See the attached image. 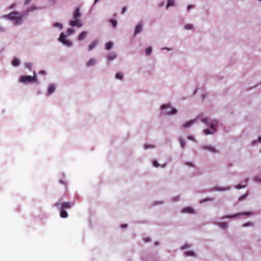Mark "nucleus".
Masks as SVG:
<instances>
[{
	"instance_id": "nucleus-1",
	"label": "nucleus",
	"mask_w": 261,
	"mask_h": 261,
	"mask_svg": "<svg viewBox=\"0 0 261 261\" xmlns=\"http://www.w3.org/2000/svg\"><path fill=\"white\" fill-rule=\"evenodd\" d=\"M197 120L201 121L207 126H210L209 128L204 129L203 130L202 133L203 134L205 135H212L216 132V127L218 125V121L216 120H210L203 114L198 115L194 119L187 121L182 125L181 128L182 129L189 128L193 126Z\"/></svg>"
},
{
	"instance_id": "nucleus-2",
	"label": "nucleus",
	"mask_w": 261,
	"mask_h": 261,
	"mask_svg": "<svg viewBox=\"0 0 261 261\" xmlns=\"http://www.w3.org/2000/svg\"><path fill=\"white\" fill-rule=\"evenodd\" d=\"M25 17L23 12L20 13L18 11H13L9 14L3 16L2 18L11 21L14 25L18 26L23 23Z\"/></svg>"
},
{
	"instance_id": "nucleus-3",
	"label": "nucleus",
	"mask_w": 261,
	"mask_h": 261,
	"mask_svg": "<svg viewBox=\"0 0 261 261\" xmlns=\"http://www.w3.org/2000/svg\"><path fill=\"white\" fill-rule=\"evenodd\" d=\"M162 114L166 116L175 115L177 113L178 110L172 106L171 103L163 104L160 107Z\"/></svg>"
},
{
	"instance_id": "nucleus-4",
	"label": "nucleus",
	"mask_w": 261,
	"mask_h": 261,
	"mask_svg": "<svg viewBox=\"0 0 261 261\" xmlns=\"http://www.w3.org/2000/svg\"><path fill=\"white\" fill-rule=\"evenodd\" d=\"M37 80L36 75L34 72L33 76L29 75H22L20 76L19 79V82L26 84L28 83H36Z\"/></svg>"
},
{
	"instance_id": "nucleus-5",
	"label": "nucleus",
	"mask_w": 261,
	"mask_h": 261,
	"mask_svg": "<svg viewBox=\"0 0 261 261\" xmlns=\"http://www.w3.org/2000/svg\"><path fill=\"white\" fill-rule=\"evenodd\" d=\"M58 40L59 42L62 43L64 45L70 47L72 46V43L69 40L66 39V36L64 33H61L59 38H58Z\"/></svg>"
},
{
	"instance_id": "nucleus-6",
	"label": "nucleus",
	"mask_w": 261,
	"mask_h": 261,
	"mask_svg": "<svg viewBox=\"0 0 261 261\" xmlns=\"http://www.w3.org/2000/svg\"><path fill=\"white\" fill-rule=\"evenodd\" d=\"M54 206L58 210H64L65 208H70L71 207V203L69 202L62 203L61 201H58L54 204Z\"/></svg>"
},
{
	"instance_id": "nucleus-7",
	"label": "nucleus",
	"mask_w": 261,
	"mask_h": 261,
	"mask_svg": "<svg viewBox=\"0 0 261 261\" xmlns=\"http://www.w3.org/2000/svg\"><path fill=\"white\" fill-rule=\"evenodd\" d=\"M252 215V213L251 212H245V213H238L234 215H226L224 216H223L221 217V219H230V218H234L238 216H249Z\"/></svg>"
},
{
	"instance_id": "nucleus-8",
	"label": "nucleus",
	"mask_w": 261,
	"mask_h": 261,
	"mask_svg": "<svg viewBox=\"0 0 261 261\" xmlns=\"http://www.w3.org/2000/svg\"><path fill=\"white\" fill-rule=\"evenodd\" d=\"M69 23L71 27L81 28L83 25V22L79 18H74V19L70 20Z\"/></svg>"
},
{
	"instance_id": "nucleus-9",
	"label": "nucleus",
	"mask_w": 261,
	"mask_h": 261,
	"mask_svg": "<svg viewBox=\"0 0 261 261\" xmlns=\"http://www.w3.org/2000/svg\"><path fill=\"white\" fill-rule=\"evenodd\" d=\"M201 149L207 150L214 154L217 153L219 152L218 150L216 149V148L215 147L211 145H203L201 146Z\"/></svg>"
},
{
	"instance_id": "nucleus-10",
	"label": "nucleus",
	"mask_w": 261,
	"mask_h": 261,
	"mask_svg": "<svg viewBox=\"0 0 261 261\" xmlns=\"http://www.w3.org/2000/svg\"><path fill=\"white\" fill-rule=\"evenodd\" d=\"M56 85L55 84H51L48 86L47 89V95L50 96L55 91Z\"/></svg>"
},
{
	"instance_id": "nucleus-11",
	"label": "nucleus",
	"mask_w": 261,
	"mask_h": 261,
	"mask_svg": "<svg viewBox=\"0 0 261 261\" xmlns=\"http://www.w3.org/2000/svg\"><path fill=\"white\" fill-rule=\"evenodd\" d=\"M143 23L142 22H140L135 27L134 35L136 36L137 34L140 33L143 29Z\"/></svg>"
},
{
	"instance_id": "nucleus-12",
	"label": "nucleus",
	"mask_w": 261,
	"mask_h": 261,
	"mask_svg": "<svg viewBox=\"0 0 261 261\" xmlns=\"http://www.w3.org/2000/svg\"><path fill=\"white\" fill-rule=\"evenodd\" d=\"M182 213L193 214L195 213V211L192 207H185L181 211Z\"/></svg>"
},
{
	"instance_id": "nucleus-13",
	"label": "nucleus",
	"mask_w": 261,
	"mask_h": 261,
	"mask_svg": "<svg viewBox=\"0 0 261 261\" xmlns=\"http://www.w3.org/2000/svg\"><path fill=\"white\" fill-rule=\"evenodd\" d=\"M97 63V60L94 58L90 59L86 63L87 67H91L95 66Z\"/></svg>"
},
{
	"instance_id": "nucleus-14",
	"label": "nucleus",
	"mask_w": 261,
	"mask_h": 261,
	"mask_svg": "<svg viewBox=\"0 0 261 261\" xmlns=\"http://www.w3.org/2000/svg\"><path fill=\"white\" fill-rule=\"evenodd\" d=\"M117 57V55L116 54L114 53H110L108 56V58H107V63H108V64L109 65L110 64V63L113 61V60H114Z\"/></svg>"
},
{
	"instance_id": "nucleus-15",
	"label": "nucleus",
	"mask_w": 261,
	"mask_h": 261,
	"mask_svg": "<svg viewBox=\"0 0 261 261\" xmlns=\"http://www.w3.org/2000/svg\"><path fill=\"white\" fill-rule=\"evenodd\" d=\"M231 189V186H227L225 187H216L214 188L213 190L218 191H228Z\"/></svg>"
},
{
	"instance_id": "nucleus-16",
	"label": "nucleus",
	"mask_w": 261,
	"mask_h": 261,
	"mask_svg": "<svg viewBox=\"0 0 261 261\" xmlns=\"http://www.w3.org/2000/svg\"><path fill=\"white\" fill-rule=\"evenodd\" d=\"M215 224L223 229H226L228 227V224L227 222H215Z\"/></svg>"
},
{
	"instance_id": "nucleus-17",
	"label": "nucleus",
	"mask_w": 261,
	"mask_h": 261,
	"mask_svg": "<svg viewBox=\"0 0 261 261\" xmlns=\"http://www.w3.org/2000/svg\"><path fill=\"white\" fill-rule=\"evenodd\" d=\"M81 16L80 10L79 8L76 7L73 13V18H79Z\"/></svg>"
},
{
	"instance_id": "nucleus-18",
	"label": "nucleus",
	"mask_w": 261,
	"mask_h": 261,
	"mask_svg": "<svg viewBox=\"0 0 261 261\" xmlns=\"http://www.w3.org/2000/svg\"><path fill=\"white\" fill-rule=\"evenodd\" d=\"M88 34V32L86 31H82L77 37V40L81 41L84 40Z\"/></svg>"
},
{
	"instance_id": "nucleus-19",
	"label": "nucleus",
	"mask_w": 261,
	"mask_h": 261,
	"mask_svg": "<svg viewBox=\"0 0 261 261\" xmlns=\"http://www.w3.org/2000/svg\"><path fill=\"white\" fill-rule=\"evenodd\" d=\"M152 166L155 168H158L159 167H161L162 168H165L166 166V164H164L162 165H160L158 161L155 160H153L152 162Z\"/></svg>"
},
{
	"instance_id": "nucleus-20",
	"label": "nucleus",
	"mask_w": 261,
	"mask_h": 261,
	"mask_svg": "<svg viewBox=\"0 0 261 261\" xmlns=\"http://www.w3.org/2000/svg\"><path fill=\"white\" fill-rule=\"evenodd\" d=\"M37 9V8L35 6H32L30 8H29L26 11H23V13L24 14L25 17L27 16L28 13L33 11Z\"/></svg>"
},
{
	"instance_id": "nucleus-21",
	"label": "nucleus",
	"mask_w": 261,
	"mask_h": 261,
	"mask_svg": "<svg viewBox=\"0 0 261 261\" xmlns=\"http://www.w3.org/2000/svg\"><path fill=\"white\" fill-rule=\"evenodd\" d=\"M175 0H168L166 7V9L167 10L169 7L174 6L175 5Z\"/></svg>"
},
{
	"instance_id": "nucleus-22",
	"label": "nucleus",
	"mask_w": 261,
	"mask_h": 261,
	"mask_svg": "<svg viewBox=\"0 0 261 261\" xmlns=\"http://www.w3.org/2000/svg\"><path fill=\"white\" fill-rule=\"evenodd\" d=\"M98 41L97 40H94L88 46V50L89 51L93 49L97 44Z\"/></svg>"
},
{
	"instance_id": "nucleus-23",
	"label": "nucleus",
	"mask_w": 261,
	"mask_h": 261,
	"mask_svg": "<svg viewBox=\"0 0 261 261\" xmlns=\"http://www.w3.org/2000/svg\"><path fill=\"white\" fill-rule=\"evenodd\" d=\"M20 63V60L17 58H14L12 61V65L15 67L19 66Z\"/></svg>"
},
{
	"instance_id": "nucleus-24",
	"label": "nucleus",
	"mask_w": 261,
	"mask_h": 261,
	"mask_svg": "<svg viewBox=\"0 0 261 261\" xmlns=\"http://www.w3.org/2000/svg\"><path fill=\"white\" fill-rule=\"evenodd\" d=\"M60 211V216L62 218H66L68 217V214L66 211L63 209L59 210Z\"/></svg>"
},
{
	"instance_id": "nucleus-25",
	"label": "nucleus",
	"mask_w": 261,
	"mask_h": 261,
	"mask_svg": "<svg viewBox=\"0 0 261 261\" xmlns=\"http://www.w3.org/2000/svg\"><path fill=\"white\" fill-rule=\"evenodd\" d=\"M178 141L179 142L180 147L181 148L185 147V146L186 145V141H185V140L182 138L179 137L178 138Z\"/></svg>"
},
{
	"instance_id": "nucleus-26",
	"label": "nucleus",
	"mask_w": 261,
	"mask_h": 261,
	"mask_svg": "<svg viewBox=\"0 0 261 261\" xmlns=\"http://www.w3.org/2000/svg\"><path fill=\"white\" fill-rule=\"evenodd\" d=\"M53 26L55 28H58L60 30L63 29V25L61 23L56 22L53 24Z\"/></svg>"
},
{
	"instance_id": "nucleus-27",
	"label": "nucleus",
	"mask_w": 261,
	"mask_h": 261,
	"mask_svg": "<svg viewBox=\"0 0 261 261\" xmlns=\"http://www.w3.org/2000/svg\"><path fill=\"white\" fill-rule=\"evenodd\" d=\"M113 43L112 42H109L107 43H106L105 45V49L106 50H110L112 48L113 46Z\"/></svg>"
},
{
	"instance_id": "nucleus-28",
	"label": "nucleus",
	"mask_w": 261,
	"mask_h": 261,
	"mask_svg": "<svg viewBox=\"0 0 261 261\" xmlns=\"http://www.w3.org/2000/svg\"><path fill=\"white\" fill-rule=\"evenodd\" d=\"M123 75L122 73L121 72H118L115 75V78L117 80H121L123 79Z\"/></svg>"
},
{
	"instance_id": "nucleus-29",
	"label": "nucleus",
	"mask_w": 261,
	"mask_h": 261,
	"mask_svg": "<svg viewBox=\"0 0 261 261\" xmlns=\"http://www.w3.org/2000/svg\"><path fill=\"white\" fill-rule=\"evenodd\" d=\"M195 253L193 251H187L185 252V255L186 256H194Z\"/></svg>"
},
{
	"instance_id": "nucleus-30",
	"label": "nucleus",
	"mask_w": 261,
	"mask_h": 261,
	"mask_svg": "<svg viewBox=\"0 0 261 261\" xmlns=\"http://www.w3.org/2000/svg\"><path fill=\"white\" fill-rule=\"evenodd\" d=\"M109 21L112 24L113 28H115L117 26V21L116 20L111 19Z\"/></svg>"
},
{
	"instance_id": "nucleus-31",
	"label": "nucleus",
	"mask_w": 261,
	"mask_h": 261,
	"mask_svg": "<svg viewBox=\"0 0 261 261\" xmlns=\"http://www.w3.org/2000/svg\"><path fill=\"white\" fill-rule=\"evenodd\" d=\"M254 226V223L251 222H248L247 223H244L243 224V227H253Z\"/></svg>"
},
{
	"instance_id": "nucleus-32",
	"label": "nucleus",
	"mask_w": 261,
	"mask_h": 261,
	"mask_svg": "<svg viewBox=\"0 0 261 261\" xmlns=\"http://www.w3.org/2000/svg\"><path fill=\"white\" fill-rule=\"evenodd\" d=\"M155 147L154 145H153V144H145L144 146V148L145 149H153Z\"/></svg>"
},
{
	"instance_id": "nucleus-33",
	"label": "nucleus",
	"mask_w": 261,
	"mask_h": 261,
	"mask_svg": "<svg viewBox=\"0 0 261 261\" xmlns=\"http://www.w3.org/2000/svg\"><path fill=\"white\" fill-rule=\"evenodd\" d=\"M193 28V25L192 24H188L185 25L184 29L186 30H191Z\"/></svg>"
},
{
	"instance_id": "nucleus-34",
	"label": "nucleus",
	"mask_w": 261,
	"mask_h": 261,
	"mask_svg": "<svg viewBox=\"0 0 261 261\" xmlns=\"http://www.w3.org/2000/svg\"><path fill=\"white\" fill-rule=\"evenodd\" d=\"M152 51V48L151 47H147L145 50V54L147 56H149Z\"/></svg>"
},
{
	"instance_id": "nucleus-35",
	"label": "nucleus",
	"mask_w": 261,
	"mask_h": 261,
	"mask_svg": "<svg viewBox=\"0 0 261 261\" xmlns=\"http://www.w3.org/2000/svg\"><path fill=\"white\" fill-rule=\"evenodd\" d=\"M253 180L255 182L261 183V176H256L254 177Z\"/></svg>"
},
{
	"instance_id": "nucleus-36",
	"label": "nucleus",
	"mask_w": 261,
	"mask_h": 261,
	"mask_svg": "<svg viewBox=\"0 0 261 261\" xmlns=\"http://www.w3.org/2000/svg\"><path fill=\"white\" fill-rule=\"evenodd\" d=\"M74 33V30L71 28H69L67 30V34L68 35L73 34Z\"/></svg>"
},
{
	"instance_id": "nucleus-37",
	"label": "nucleus",
	"mask_w": 261,
	"mask_h": 261,
	"mask_svg": "<svg viewBox=\"0 0 261 261\" xmlns=\"http://www.w3.org/2000/svg\"><path fill=\"white\" fill-rule=\"evenodd\" d=\"M213 199L212 198H205V199H202V200H201L200 201V203H204V202H205L206 201H213Z\"/></svg>"
},
{
	"instance_id": "nucleus-38",
	"label": "nucleus",
	"mask_w": 261,
	"mask_h": 261,
	"mask_svg": "<svg viewBox=\"0 0 261 261\" xmlns=\"http://www.w3.org/2000/svg\"><path fill=\"white\" fill-rule=\"evenodd\" d=\"M191 245L190 244H186L185 245L182 246L181 248L182 250H185L187 248H190L191 247Z\"/></svg>"
},
{
	"instance_id": "nucleus-39",
	"label": "nucleus",
	"mask_w": 261,
	"mask_h": 261,
	"mask_svg": "<svg viewBox=\"0 0 261 261\" xmlns=\"http://www.w3.org/2000/svg\"><path fill=\"white\" fill-rule=\"evenodd\" d=\"M257 142H258L259 143H261V137H259L257 140L256 141V140H254L253 141L252 143H251V144L252 145H255L256 143Z\"/></svg>"
},
{
	"instance_id": "nucleus-40",
	"label": "nucleus",
	"mask_w": 261,
	"mask_h": 261,
	"mask_svg": "<svg viewBox=\"0 0 261 261\" xmlns=\"http://www.w3.org/2000/svg\"><path fill=\"white\" fill-rule=\"evenodd\" d=\"M25 67L27 68H28L30 70H31V67H32V64L31 63H26L25 64Z\"/></svg>"
},
{
	"instance_id": "nucleus-41",
	"label": "nucleus",
	"mask_w": 261,
	"mask_h": 261,
	"mask_svg": "<svg viewBox=\"0 0 261 261\" xmlns=\"http://www.w3.org/2000/svg\"><path fill=\"white\" fill-rule=\"evenodd\" d=\"M246 187V186H243L242 185H236L235 188L237 189H241L242 188H245Z\"/></svg>"
},
{
	"instance_id": "nucleus-42",
	"label": "nucleus",
	"mask_w": 261,
	"mask_h": 261,
	"mask_svg": "<svg viewBox=\"0 0 261 261\" xmlns=\"http://www.w3.org/2000/svg\"><path fill=\"white\" fill-rule=\"evenodd\" d=\"M188 139L189 140L193 141H195L194 136H191V135H189L188 136Z\"/></svg>"
},
{
	"instance_id": "nucleus-43",
	"label": "nucleus",
	"mask_w": 261,
	"mask_h": 261,
	"mask_svg": "<svg viewBox=\"0 0 261 261\" xmlns=\"http://www.w3.org/2000/svg\"><path fill=\"white\" fill-rule=\"evenodd\" d=\"M163 203V202L162 201H156L154 202L153 204L154 205H159V204H162Z\"/></svg>"
},
{
	"instance_id": "nucleus-44",
	"label": "nucleus",
	"mask_w": 261,
	"mask_h": 261,
	"mask_svg": "<svg viewBox=\"0 0 261 261\" xmlns=\"http://www.w3.org/2000/svg\"><path fill=\"white\" fill-rule=\"evenodd\" d=\"M186 165L189 167H194V164L191 162H187L186 164Z\"/></svg>"
},
{
	"instance_id": "nucleus-45",
	"label": "nucleus",
	"mask_w": 261,
	"mask_h": 261,
	"mask_svg": "<svg viewBox=\"0 0 261 261\" xmlns=\"http://www.w3.org/2000/svg\"><path fill=\"white\" fill-rule=\"evenodd\" d=\"M246 196H247L246 194L242 195L241 197H240L239 200H242L244 199L246 197Z\"/></svg>"
},
{
	"instance_id": "nucleus-46",
	"label": "nucleus",
	"mask_w": 261,
	"mask_h": 261,
	"mask_svg": "<svg viewBox=\"0 0 261 261\" xmlns=\"http://www.w3.org/2000/svg\"><path fill=\"white\" fill-rule=\"evenodd\" d=\"M31 1L32 0H25L24 2V4L25 5H28L29 4L31 3Z\"/></svg>"
},
{
	"instance_id": "nucleus-47",
	"label": "nucleus",
	"mask_w": 261,
	"mask_h": 261,
	"mask_svg": "<svg viewBox=\"0 0 261 261\" xmlns=\"http://www.w3.org/2000/svg\"><path fill=\"white\" fill-rule=\"evenodd\" d=\"M126 10V8L125 7H123L122 11H121V14H123L125 13Z\"/></svg>"
},
{
	"instance_id": "nucleus-48",
	"label": "nucleus",
	"mask_w": 261,
	"mask_h": 261,
	"mask_svg": "<svg viewBox=\"0 0 261 261\" xmlns=\"http://www.w3.org/2000/svg\"><path fill=\"white\" fill-rule=\"evenodd\" d=\"M193 8V5H188V7H187V10L188 11H189L191 9Z\"/></svg>"
},
{
	"instance_id": "nucleus-49",
	"label": "nucleus",
	"mask_w": 261,
	"mask_h": 261,
	"mask_svg": "<svg viewBox=\"0 0 261 261\" xmlns=\"http://www.w3.org/2000/svg\"><path fill=\"white\" fill-rule=\"evenodd\" d=\"M15 6H16L15 3L12 4L11 5H10V6L9 7V8L13 9Z\"/></svg>"
},
{
	"instance_id": "nucleus-50",
	"label": "nucleus",
	"mask_w": 261,
	"mask_h": 261,
	"mask_svg": "<svg viewBox=\"0 0 261 261\" xmlns=\"http://www.w3.org/2000/svg\"><path fill=\"white\" fill-rule=\"evenodd\" d=\"M164 5V2H162V3H160V4L158 5V7H163Z\"/></svg>"
},
{
	"instance_id": "nucleus-51",
	"label": "nucleus",
	"mask_w": 261,
	"mask_h": 261,
	"mask_svg": "<svg viewBox=\"0 0 261 261\" xmlns=\"http://www.w3.org/2000/svg\"><path fill=\"white\" fill-rule=\"evenodd\" d=\"M144 241L145 242H148L150 241V239L149 238L144 239Z\"/></svg>"
},
{
	"instance_id": "nucleus-52",
	"label": "nucleus",
	"mask_w": 261,
	"mask_h": 261,
	"mask_svg": "<svg viewBox=\"0 0 261 261\" xmlns=\"http://www.w3.org/2000/svg\"><path fill=\"white\" fill-rule=\"evenodd\" d=\"M162 49H166L167 51H171L172 50V48H168V47H165V48H162Z\"/></svg>"
},
{
	"instance_id": "nucleus-53",
	"label": "nucleus",
	"mask_w": 261,
	"mask_h": 261,
	"mask_svg": "<svg viewBox=\"0 0 261 261\" xmlns=\"http://www.w3.org/2000/svg\"><path fill=\"white\" fill-rule=\"evenodd\" d=\"M39 73L41 74H45V72L44 70H41V71H40Z\"/></svg>"
},
{
	"instance_id": "nucleus-54",
	"label": "nucleus",
	"mask_w": 261,
	"mask_h": 261,
	"mask_svg": "<svg viewBox=\"0 0 261 261\" xmlns=\"http://www.w3.org/2000/svg\"><path fill=\"white\" fill-rule=\"evenodd\" d=\"M60 183H61V184H62L66 185L65 182L63 180H60Z\"/></svg>"
},
{
	"instance_id": "nucleus-55",
	"label": "nucleus",
	"mask_w": 261,
	"mask_h": 261,
	"mask_svg": "<svg viewBox=\"0 0 261 261\" xmlns=\"http://www.w3.org/2000/svg\"><path fill=\"white\" fill-rule=\"evenodd\" d=\"M126 226H127V225H126V224H123V225H122L121 226V227L122 228H125V227H126Z\"/></svg>"
},
{
	"instance_id": "nucleus-56",
	"label": "nucleus",
	"mask_w": 261,
	"mask_h": 261,
	"mask_svg": "<svg viewBox=\"0 0 261 261\" xmlns=\"http://www.w3.org/2000/svg\"><path fill=\"white\" fill-rule=\"evenodd\" d=\"M98 0H95L94 1V4H95Z\"/></svg>"
}]
</instances>
